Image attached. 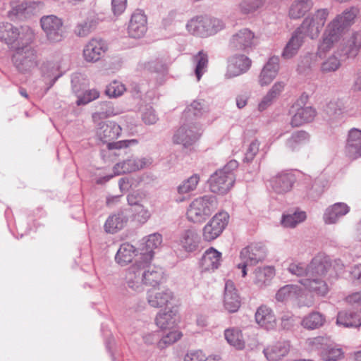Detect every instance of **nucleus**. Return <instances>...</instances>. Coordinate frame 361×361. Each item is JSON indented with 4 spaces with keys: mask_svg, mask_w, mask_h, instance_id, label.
I'll return each mask as SVG.
<instances>
[{
    "mask_svg": "<svg viewBox=\"0 0 361 361\" xmlns=\"http://www.w3.org/2000/svg\"><path fill=\"white\" fill-rule=\"evenodd\" d=\"M152 256L137 259L126 271L125 283L127 288L135 293L144 290L145 286L159 285L164 278V270L152 263Z\"/></svg>",
    "mask_w": 361,
    "mask_h": 361,
    "instance_id": "obj_1",
    "label": "nucleus"
},
{
    "mask_svg": "<svg viewBox=\"0 0 361 361\" xmlns=\"http://www.w3.org/2000/svg\"><path fill=\"white\" fill-rule=\"evenodd\" d=\"M308 278H304L300 283L309 291L321 296L329 292L327 281L336 272L332 270L330 257L324 253L317 255L308 264Z\"/></svg>",
    "mask_w": 361,
    "mask_h": 361,
    "instance_id": "obj_2",
    "label": "nucleus"
},
{
    "mask_svg": "<svg viewBox=\"0 0 361 361\" xmlns=\"http://www.w3.org/2000/svg\"><path fill=\"white\" fill-rule=\"evenodd\" d=\"M238 166L235 160L228 162L222 169L211 175L208 183L211 192L224 195L228 192L235 183L234 170Z\"/></svg>",
    "mask_w": 361,
    "mask_h": 361,
    "instance_id": "obj_3",
    "label": "nucleus"
},
{
    "mask_svg": "<svg viewBox=\"0 0 361 361\" xmlns=\"http://www.w3.org/2000/svg\"><path fill=\"white\" fill-rule=\"evenodd\" d=\"M218 207L216 197L206 195L194 199L187 209V218L193 223L204 221Z\"/></svg>",
    "mask_w": 361,
    "mask_h": 361,
    "instance_id": "obj_4",
    "label": "nucleus"
},
{
    "mask_svg": "<svg viewBox=\"0 0 361 361\" xmlns=\"http://www.w3.org/2000/svg\"><path fill=\"white\" fill-rule=\"evenodd\" d=\"M224 23L219 18L197 16L188 22L186 29L193 35L207 37L224 29Z\"/></svg>",
    "mask_w": 361,
    "mask_h": 361,
    "instance_id": "obj_5",
    "label": "nucleus"
},
{
    "mask_svg": "<svg viewBox=\"0 0 361 361\" xmlns=\"http://www.w3.org/2000/svg\"><path fill=\"white\" fill-rule=\"evenodd\" d=\"M0 29V39L5 42L11 49H16L24 44H31L34 39V32L28 26L20 28L6 23Z\"/></svg>",
    "mask_w": 361,
    "mask_h": 361,
    "instance_id": "obj_6",
    "label": "nucleus"
},
{
    "mask_svg": "<svg viewBox=\"0 0 361 361\" xmlns=\"http://www.w3.org/2000/svg\"><path fill=\"white\" fill-rule=\"evenodd\" d=\"M121 133V126L114 121L100 122L97 129V135L103 142L108 143V148L122 149L128 147L130 144H137L135 139L120 140L111 142L110 141L116 139Z\"/></svg>",
    "mask_w": 361,
    "mask_h": 361,
    "instance_id": "obj_7",
    "label": "nucleus"
},
{
    "mask_svg": "<svg viewBox=\"0 0 361 361\" xmlns=\"http://www.w3.org/2000/svg\"><path fill=\"white\" fill-rule=\"evenodd\" d=\"M329 14L327 8L318 9L314 13L306 17L295 30L304 39H316L321 32Z\"/></svg>",
    "mask_w": 361,
    "mask_h": 361,
    "instance_id": "obj_8",
    "label": "nucleus"
},
{
    "mask_svg": "<svg viewBox=\"0 0 361 361\" xmlns=\"http://www.w3.org/2000/svg\"><path fill=\"white\" fill-rule=\"evenodd\" d=\"M310 349L317 351L324 361H337L343 355L341 348L327 337H315L307 340Z\"/></svg>",
    "mask_w": 361,
    "mask_h": 361,
    "instance_id": "obj_9",
    "label": "nucleus"
},
{
    "mask_svg": "<svg viewBox=\"0 0 361 361\" xmlns=\"http://www.w3.org/2000/svg\"><path fill=\"white\" fill-rule=\"evenodd\" d=\"M14 51L12 61L20 73H30L38 65L37 51L30 44L17 47Z\"/></svg>",
    "mask_w": 361,
    "mask_h": 361,
    "instance_id": "obj_10",
    "label": "nucleus"
},
{
    "mask_svg": "<svg viewBox=\"0 0 361 361\" xmlns=\"http://www.w3.org/2000/svg\"><path fill=\"white\" fill-rule=\"evenodd\" d=\"M40 24L49 42H57L62 40L64 30L61 18L54 15L45 16L41 18Z\"/></svg>",
    "mask_w": 361,
    "mask_h": 361,
    "instance_id": "obj_11",
    "label": "nucleus"
},
{
    "mask_svg": "<svg viewBox=\"0 0 361 361\" xmlns=\"http://www.w3.org/2000/svg\"><path fill=\"white\" fill-rule=\"evenodd\" d=\"M229 215L226 212L216 214L203 228V238L212 241L219 237L228 223Z\"/></svg>",
    "mask_w": 361,
    "mask_h": 361,
    "instance_id": "obj_12",
    "label": "nucleus"
},
{
    "mask_svg": "<svg viewBox=\"0 0 361 361\" xmlns=\"http://www.w3.org/2000/svg\"><path fill=\"white\" fill-rule=\"evenodd\" d=\"M255 34L248 28H243L235 32L229 39V47L233 51H249L255 45Z\"/></svg>",
    "mask_w": 361,
    "mask_h": 361,
    "instance_id": "obj_13",
    "label": "nucleus"
},
{
    "mask_svg": "<svg viewBox=\"0 0 361 361\" xmlns=\"http://www.w3.org/2000/svg\"><path fill=\"white\" fill-rule=\"evenodd\" d=\"M359 12V8L355 6L346 8L341 14L337 15L328 26L341 35L345 29L354 24Z\"/></svg>",
    "mask_w": 361,
    "mask_h": 361,
    "instance_id": "obj_14",
    "label": "nucleus"
},
{
    "mask_svg": "<svg viewBox=\"0 0 361 361\" xmlns=\"http://www.w3.org/2000/svg\"><path fill=\"white\" fill-rule=\"evenodd\" d=\"M200 129L195 124L183 125L173 136V142L187 147L193 145L200 136Z\"/></svg>",
    "mask_w": 361,
    "mask_h": 361,
    "instance_id": "obj_15",
    "label": "nucleus"
},
{
    "mask_svg": "<svg viewBox=\"0 0 361 361\" xmlns=\"http://www.w3.org/2000/svg\"><path fill=\"white\" fill-rule=\"evenodd\" d=\"M152 163V159L147 157H130L123 161L117 163L114 166V172L115 175L121 173H131L141 170Z\"/></svg>",
    "mask_w": 361,
    "mask_h": 361,
    "instance_id": "obj_16",
    "label": "nucleus"
},
{
    "mask_svg": "<svg viewBox=\"0 0 361 361\" xmlns=\"http://www.w3.org/2000/svg\"><path fill=\"white\" fill-rule=\"evenodd\" d=\"M251 60L245 55H235L228 61L225 77L231 79L246 73L251 66Z\"/></svg>",
    "mask_w": 361,
    "mask_h": 361,
    "instance_id": "obj_17",
    "label": "nucleus"
},
{
    "mask_svg": "<svg viewBox=\"0 0 361 361\" xmlns=\"http://www.w3.org/2000/svg\"><path fill=\"white\" fill-rule=\"evenodd\" d=\"M173 299V293L168 288L150 290L147 293L148 304L154 308L167 306Z\"/></svg>",
    "mask_w": 361,
    "mask_h": 361,
    "instance_id": "obj_18",
    "label": "nucleus"
},
{
    "mask_svg": "<svg viewBox=\"0 0 361 361\" xmlns=\"http://www.w3.org/2000/svg\"><path fill=\"white\" fill-rule=\"evenodd\" d=\"M147 30V17L140 10L135 11L130 18L128 26V34L132 38L142 37Z\"/></svg>",
    "mask_w": 361,
    "mask_h": 361,
    "instance_id": "obj_19",
    "label": "nucleus"
},
{
    "mask_svg": "<svg viewBox=\"0 0 361 361\" xmlns=\"http://www.w3.org/2000/svg\"><path fill=\"white\" fill-rule=\"evenodd\" d=\"M302 101H298L292 106V112L294 114L291 119L293 126H299L305 123H309L314 120L316 116V110L312 106H301Z\"/></svg>",
    "mask_w": 361,
    "mask_h": 361,
    "instance_id": "obj_20",
    "label": "nucleus"
},
{
    "mask_svg": "<svg viewBox=\"0 0 361 361\" xmlns=\"http://www.w3.org/2000/svg\"><path fill=\"white\" fill-rule=\"evenodd\" d=\"M295 181L294 175L290 173L281 172L273 176L269 182L273 191L283 195L290 192Z\"/></svg>",
    "mask_w": 361,
    "mask_h": 361,
    "instance_id": "obj_21",
    "label": "nucleus"
},
{
    "mask_svg": "<svg viewBox=\"0 0 361 361\" xmlns=\"http://www.w3.org/2000/svg\"><path fill=\"white\" fill-rule=\"evenodd\" d=\"M266 257V249L262 243L251 244L240 252V259L245 264L254 266Z\"/></svg>",
    "mask_w": 361,
    "mask_h": 361,
    "instance_id": "obj_22",
    "label": "nucleus"
},
{
    "mask_svg": "<svg viewBox=\"0 0 361 361\" xmlns=\"http://www.w3.org/2000/svg\"><path fill=\"white\" fill-rule=\"evenodd\" d=\"M241 301L240 295L235 288L234 283L228 280L225 283L224 307L231 313L235 312L240 307Z\"/></svg>",
    "mask_w": 361,
    "mask_h": 361,
    "instance_id": "obj_23",
    "label": "nucleus"
},
{
    "mask_svg": "<svg viewBox=\"0 0 361 361\" xmlns=\"http://www.w3.org/2000/svg\"><path fill=\"white\" fill-rule=\"evenodd\" d=\"M345 153L351 159L361 157V130L352 128L349 130Z\"/></svg>",
    "mask_w": 361,
    "mask_h": 361,
    "instance_id": "obj_24",
    "label": "nucleus"
},
{
    "mask_svg": "<svg viewBox=\"0 0 361 361\" xmlns=\"http://www.w3.org/2000/svg\"><path fill=\"white\" fill-rule=\"evenodd\" d=\"M279 71V57L273 56L270 57L262 69L258 82L261 86L269 85L276 77Z\"/></svg>",
    "mask_w": 361,
    "mask_h": 361,
    "instance_id": "obj_25",
    "label": "nucleus"
},
{
    "mask_svg": "<svg viewBox=\"0 0 361 361\" xmlns=\"http://www.w3.org/2000/svg\"><path fill=\"white\" fill-rule=\"evenodd\" d=\"M106 42L101 39H92L85 47L83 56L88 62L97 61L106 51Z\"/></svg>",
    "mask_w": 361,
    "mask_h": 361,
    "instance_id": "obj_26",
    "label": "nucleus"
},
{
    "mask_svg": "<svg viewBox=\"0 0 361 361\" xmlns=\"http://www.w3.org/2000/svg\"><path fill=\"white\" fill-rule=\"evenodd\" d=\"M255 321L258 325L267 330L273 329L276 325V318L273 310L264 305L257 308Z\"/></svg>",
    "mask_w": 361,
    "mask_h": 361,
    "instance_id": "obj_27",
    "label": "nucleus"
},
{
    "mask_svg": "<svg viewBox=\"0 0 361 361\" xmlns=\"http://www.w3.org/2000/svg\"><path fill=\"white\" fill-rule=\"evenodd\" d=\"M336 324L345 328L361 326V310H343L338 313Z\"/></svg>",
    "mask_w": 361,
    "mask_h": 361,
    "instance_id": "obj_28",
    "label": "nucleus"
},
{
    "mask_svg": "<svg viewBox=\"0 0 361 361\" xmlns=\"http://www.w3.org/2000/svg\"><path fill=\"white\" fill-rule=\"evenodd\" d=\"M200 242L199 235L192 229H188L181 233L177 241L178 245L188 252L195 251L198 248Z\"/></svg>",
    "mask_w": 361,
    "mask_h": 361,
    "instance_id": "obj_29",
    "label": "nucleus"
},
{
    "mask_svg": "<svg viewBox=\"0 0 361 361\" xmlns=\"http://www.w3.org/2000/svg\"><path fill=\"white\" fill-rule=\"evenodd\" d=\"M290 343L281 341L264 349V354L269 361H278L285 357L290 350Z\"/></svg>",
    "mask_w": 361,
    "mask_h": 361,
    "instance_id": "obj_30",
    "label": "nucleus"
},
{
    "mask_svg": "<svg viewBox=\"0 0 361 361\" xmlns=\"http://www.w3.org/2000/svg\"><path fill=\"white\" fill-rule=\"evenodd\" d=\"M360 48L361 32H355L341 49L340 54L348 59H353L358 54Z\"/></svg>",
    "mask_w": 361,
    "mask_h": 361,
    "instance_id": "obj_31",
    "label": "nucleus"
},
{
    "mask_svg": "<svg viewBox=\"0 0 361 361\" xmlns=\"http://www.w3.org/2000/svg\"><path fill=\"white\" fill-rule=\"evenodd\" d=\"M221 253L214 247H209L203 254L200 266L204 271H214L221 263Z\"/></svg>",
    "mask_w": 361,
    "mask_h": 361,
    "instance_id": "obj_32",
    "label": "nucleus"
},
{
    "mask_svg": "<svg viewBox=\"0 0 361 361\" xmlns=\"http://www.w3.org/2000/svg\"><path fill=\"white\" fill-rule=\"evenodd\" d=\"M128 221L126 211H119L118 213L109 216L104 224V229L107 233H114L121 230Z\"/></svg>",
    "mask_w": 361,
    "mask_h": 361,
    "instance_id": "obj_33",
    "label": "nucleus"
},
{
    "mask_svg": "<svg viewBox=\"0 0 361 361\" xmlns=\"http://www.w3.org/2000/svg\"><path fill=\"white\" fill-rule=\"evenodd\" d=\"M350 211L349 207L343 202L335 203L329 207L324 214V220L326 224H335L337 221L348 214Z\"/></svg>",
    "mask_w": 361,
    "mask_h": 361,
    "instance_id": "obj_34",
    "label": "nucleus"
},
{
    "mask_svg": "<svg viewBox=\"0 0 361 361\" xmlns=\"http://www.w3.org/2000/svg\"><path fill=\"white\" fill-rule=\"evenodd\" d=\"M305 42V39L295 30L291 37L285 46L281 56L290 59L295 56Z\"/></svg>",
    "mask_w": 361,
    "mask_h": 361,
    "instance_id": "obj_35",
    "label": "nucleus"
},
{
    "mask_svg": "<svg viewBox=\"0 0 361 361\" xmlns=\"http://www.w3.org/2000/svg\"><path fill=\"white\" fill-rule=\"evenodd\" d=\"M305 42V39L295 30L291 37L285 46L281 56L290 59L295 56Z\"/></svg>",
    "mask_w": 361,
    "mask_h": 361,
    "instance_id": "obj_36",
    "label": "nucleus"
},
{
    "mask_svg": "<svg viewBox=\"0 0 361 361\" xmlns=\"http://www.w3.org/2000/svg\"><path fill=\"white\" fill-rule=\"evenodd\" d=\"M305 42V39L295 30L291 37L285 46L281 56L290 59L295 56Z\"/></svg>",
    "mask_w": 361,
    "mask_h": 361,
    "instance_id": "obj_37",
    "label": "nucleus"
},
{
    "mask_svg": "<svg viewBox=\"0 0 361 361\" xmlns=\"http://www.w3.org/2000/svg\"><path fill=\"white\" fill-rule=\"evenodd\" d=\"M313 6L312 0H294L288 9V16L297 20L303 17Z\"/></svg>",
    "mask_w": 361,
    "mask_h": 361,
    "instance_id": "obj_38",
    "label": "nucleus"
},
{
    "mask_svg": "<svg viewBox=\"0 0 361 361\" xmlns=\"http://www.w3.org/2000/svg\"><path fill=\"white\" fill-rule=\"evenodd\" d=\"M310 140V135L305 130H297L293 132L285 142L286 147L295 151L302 145L307 143Z\"/></svg>",
    "mask_w": 361,
    "mask_h": 361,
    "instance_id": "obj_39",
    "label": "nucleus"
},
{
    "mask_svg": "<svg viewBox=\"0 0 361 361\" xmlns=\"http://www.w3.org/2000/svg\"><path fill=\"white\" fill-rule=\"evenodd\" d=\"M301 294V289L296 285L289 284L281 287L276 293V300L279 302H286L296 300Z\"/></svg>",
    "mask_w": 361,
    "mask_h": 361,
    "instance_id": "obj_40",
    "label": "nucleus"
},
{
    "mask_svg": "<svg viewBox=\"0 0 361 361\" xmlns=\"http://www.w3.org/2000/svg\"><path fill=\"white\" fill-rule=\"evenodd\" d=\"M176 321V312L172 309L159 312L155 319L156 324L162 329L172 328Z\"/></svg>",
    "mask_w": 361,
    "mask_h": 361,
    "instance_id": "obj_41",
    "label": "nucleus"
},
{
    "mask_svg": "<svg viewBox=\"0 0 361 361\" xmlns=\"http://www.w3.org/2000/svg\"><path fill=\"white\" fill-rule=\"evenodd\" d=\"M343 104L339 100L329 102L324 109L327 119L332 123L339 121L343 116Z\"/></svg>",
    "mask_w": 361,
    "mask_h": 361,
    "instance_id": "obj_42",
    "label": "nucleus"
},
{
    "mask_svg": "<svg viewBox=\"0 0 361 361\" xmlns=\"http://www.w3.org/2000/svg\"><path fill=\"white\" fill-rule=\"evenodd\" d=\"M306 218L305 212L295 210L293 213L283 214L281 224L284 228H293L303 222Z\"/></svg>",
    "mask_w": 361,
    "mask_h": 361,
    "instance_id": "obj_43",
    "label": "nucleus"
},
{
    "mask_svg": "<svg viewBox=\"0 0 361 361\" xmlns=\"http://www.w3.org/2000/svg\"><path fill=\"white\" fill-rule=\"evenodd\" d=\"M341 35L327 25L324 34L322 42L318 47L319 53H325L328 51L333 46L334 42H337Z\"/></svg>",
    "mask_w": 361,
    "mask_h": 361,
    "instance_id": "obj_44",
    "label": "nucleus"
},
{
    "mask_svg": "<svg viewBox=\"0 0 361 361\" xmlns=\"http://www.w3.org/2000/svg\"><path fill=\"white\" fill-rule=\"evenodd\" d=\"M162 242V237L159 233H153L147 237L145 240V245L142 248V252L139 259H144V257L150 255L152 259H153V250L157 248Z\"/></svg>",
    "mask_w": 361,
    "mask_h": 361,
    "instance_id": "obj_45",
    "label": "nucleus"
},
{
    "mask_svg": "<svg viewBox=\"0 0 361 361\" xmlns=\"http://www.w3.org/2000/svg\"><path fill=\"white\" fill-rule=\"evenodd\" d=\"M134 247L129 243L122 244L115 256V260L121 266H124L133 259L135 253Z\"/></svg>",
    "mask_w": 361,
    "mask_h": 361,
    "instance_id": "obj_46",
    "label": "nucleus"
},
{
    "mask_svg": "<svg viewBox=\"0 0 361 361\" xmlns=\"http://www.w3.org/2000/svg\"><path fill=\"white\" fill-rule=\"evenodd\" d=\"M254 275V283L262 286L270 281L275 275V271L271 267H258L255 269Z\"/></svg>",
    "mask_w": 361,
    "mask_h": 361,
    "instance_id": "obj_47",
    "label": "nucleus"
},
{
    "mask_svg": "<svg viewBox=\"0 0 361 361\" xmlns=\"http://www.w3.org/2000/svg\"><path fill=\"white\" fill-rule=\"evenodd\" d=\"M225 338L227 342L238 350H242L245 347V341L243 334L238 329L229 328L224 331Z\"/></svg>",
    "mask_w": 361,
    "mask_h": 361,
    "instance_id": "obj_48",
    "label": "nucleus"
},
{
    "mask_svg": "<svg viewBox=\"0 0 361 361\" xmlns=\"http://www.w3.org/2000/svg\"><path fill=\"white\" fill-rule=\"evenodd\" d=\"M195 65V74L197 80H200L202 75L207 71L208 66V55L203 51H199L192 57Z\"/></svg>",
    "mask_w": 361,
    "mask_h": 361,
    "instance_id": "obj_49",
    "label": "nucleus"
},
{
    "mask_svg": "<svg viewBox=\"0 0 361 361\" xmlns=\"http://www.w3.org/2000/svg\"><path fill=\"white\" fill-rule=\"evenodd\" d=\"M209 111L207 103L202 99L193 101L189 106H187L185 111L186 117H191L192 115L195 118L202 116Z\"/></svg>",
    "mask_w": 361,
    "mask_h": 361,
    "instance_id": "obj_50",
    "label": "nucleus"
},
{
    "mask_svg": "<svg viewBox=\"0 0 361 361\" xmlns=\"http://www.w3.org/2000/svg\"><path fill=\"white\" fill-rule=\"evenodd\" d=\"M98 107V111L92 114V119L94 122L99 119L116 115L118 113L111 102H101Z\"/></svg>",
    "mask_w": 361,
    "mask_h": 361,
    "instance_id": "obj_51",
    "label": "nucleus"
},
{
    "mask_svg": "<svg viewBox=\"0 0 361 361\" xmlns=\"http://www.w3.org/2000/svg\"><path fill=\"white\" fill-rule=\"evenodd\" d=\"M324 321L325 319L322 314L313 312L304 317L302 325L307 329H315L322 326Z\"/></svg>",
    "mask_w": 361,
    "mask_h": 361,
    "instance_id": "obj_52",
    "label": "nucleus"
},
{
    "mask_svg": "<svg viewBox=\"0 0 361 361\" xmlns=\"http://www.w3.org/2000/svg\"><path fill=\"white\" fill-rule=\"evenodd\" d=\"M266 0H241L239 4L240 11L243 14H250L264 6Z\"/></svg>",
    "mask_w": 361,
    "mask_h": 361,
    "instance_id": "obj_53",
    "label": "nucleus"
},
{
    "mask_svg": "<svg viewBox=\"0 0 361 361\" xmlns=\"http://www.w3.org/2000/svg\"><path fill=\"white\" fill-rule=\"evenodd\" d=\"M97 22L94 19L87 18L78 24L75 28V33L79 37H86L95 28Z\"/></svg>",
    "mask_w": 361,
    "mask_h": 361,
    "instance_id": "obj_54",
    "label": "nucleus"
},
{
    "mask_svg": "<svg viewBox=\"0 0 361 361\" xmlns=\"http://www.w3.org/2000/svg\"><path fill=\"white\" fill-rule=\"evenodd\" d=\"M340 66V60L335 56H331L322 63L320 71L322 73L327 74L335 72Z\"/></svg>",
    "mask_w": 361,
    "mask_h": 361,
    "instance_id": "obj_55",
    "label": "nucleus"
},
{
    "mask_svg": "<svg viewBox=\"0 0 361 361\" xmlns=\"http://www.w3.org/2000/svg\"><path fill=\"white\" fill-rule=\"evenodd\" d=\"M200 180V177L197 174H194L187 180H184L178 187V192L179 194H186L191 191H193Z\"/></svg>",
    "mask_w": 361,
    "mask_h": 361,
    "instance_id": "obj_56",
    "label": "nucleus"
},
{
    "mask_svg": "<svg viewBox=\"0 0 361 361\" xmlns=\"http://www.w3.org/2000/svg\"><path fill=\"white\" fill-rule=\"evenodd\" d=\"M126 91L125 85L121 82L114 80L107 85L105 93L109 97H118Z\"/></svg>",
    "mask_w": 361,
    "mask_h": 361,
    "instance_id": "obj_57",
    "label": "nucleus"
},
{
    "mask_svg": "<svg viewBox=\"0 0 361 361\" xmlns=\"http://www.w3.org/2000/svg\"><path fill=\"white\" fill-rule=\"evenodd\" d=\"M145 68L154 73H164L167 69V63L164 59H156L154 60L149 61Z\"/></svg>",
    "mask_w": 361,
    "mask_h": 361,
    "instance_id": "obj_58",
    "label": "nucleus"
},
{
    "mask_svg": "<svg viewBox=\"0 0 361 361\" xmlns=\"http://www.w3.org/2000/svg\"><path fill=\"white\" fill-rule=\"evenodd\" d=\"M183 336L182 333L179 331H171L162 336L161 339L159 341L158 345L159 348H164L166 345L172 344L178 341Z\"/></svg>",
    "mask_w": 361,
    "mask_h": 361,
    "instance_id": "obj_59",
    "label": "nucleus"
},
{
    "mask_svg": "<svg viewBox=\"0 0 361 361\" xmlns=\"http://www.w3.org/2000/svg\"><path fill=\"white\" fill-rule=\"evenodd\" d=\"M99 92L97 89L86 90L82 96H78L76 104L79 105L87 104L92 101L99 98Z\"/></svg>",
    "mask_w": 361,
    "mask_h": 361,
    "instance_id": "obj_60",
    "label": "nucleus"
},
{
    "mask_svg": "<svg viewBox=\"0 0 361 361\" xmlns=\"http://www.w3.org/2000/svg\"><path fill=\"white\" fill-rule=\"evenodd\" d=\"M288 271L297 276H305V278H308V265H305L303 263H291L288 268Z\"/></svg>",
    "mask_w": 361,
    "mask_h": 361,
    "instance_id": "obj_61",
    "label": "nucleus"
},
{
    "mask_svg": "<svg viewBox=\"0 0 361 361\" xmlns=\"http://www.w3.org/2000/svg\"><path fill=\"white\" fill-rule=\"evenodd\" d=\"M133 212L135 219L142 224L145 223L150 217V212L142 204L137 205Z\"/></svg>",
    "mask_w": 361,
    "mask_h": 361,
    "instance_id": "obj_62",
    "label": "nucleus"
},
{
    "mask_svg": "<svg viewBox=\"0 0 361 361\" xmlns=\"http://www.w3.org/2000/svg\"><path fill=\"white\" fill-rule=\"evenodd\" d=\"M142 118L145 123L148 125L154 124L158 121L155 111L152 106H146L142 114Z\"/></svg>",
    "mask_w": 361,
    "mask_h": 361,
    "instance_id": "obj_63",
    "label": "nucleus"
},
{
    "mask_svg": "<svg viewBox=\"0 0 361 361\" xmlns=\"http://www.w3.org/2000/svg\"><path fill=\"white\" fill-rule=\"evenodd\" d=\"M205 355L201 350L190 352L186 354L184 361H207Z\"/></svg>",
    "mask_w": 361,
    "mask_h": 361,
    "instance_id": "obj_64",
    "label": "nucleus"
}]
</instances>
